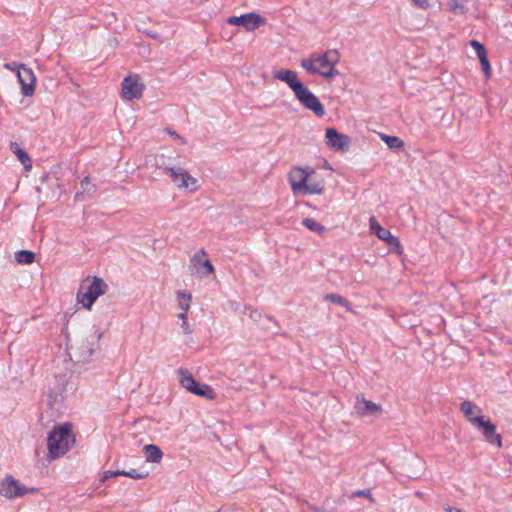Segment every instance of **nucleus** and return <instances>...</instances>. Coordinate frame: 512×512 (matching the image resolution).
<instances>
[{
  "mask_svg": "<svg viewBox=\"0 0 512 512\" xmlns=\"http://www.w3.org/2000/svg\"><path fill=\"white\" fill-rule=\"evenodd\" d=\"M460 410L472 425H475V419H480L483 416L480 415L481 409L468 400L461 403Z\"/></svg>",
  "mask_w": 512,
  "mask_h": 512,
  "instance_id": "f3484780",
  "label": "nucleus"
},
{
  "mask_svg": "<svg viewBox=\"0 0 512 512\" xmlns=\"http://www.w3.org/2000/svg\"><path fill=\"white\" fill-rule=\"evenodd\" d=\"M113 475H122V476H126V477H130L132 479H136V480H140V479H144L145 477L148 476V473L145 472H137L135 469H131L129 471H125V470H116Z\"/></svg>",
  "mask_w": 512,
  "mask_h": 512,
  "instance_id": "c85d7f7f",
  "label": "nucleus"
},
{
  "mask_svg": "<svg viewBox=\"0 0 512 512\" xmlns=\"http://www.w3.org/2000/svg\"><path fill=\"white\" fill-rule=\"evenodd\" d=\"M74 438L71 432V425L65 423L50 431L47 438L48 457L54 460L63 456L71 447Z\"/></svg>",
  "mask_w": 512,
  "mask_h": 512,
  "instance_id": "f03ea898",
  "label": "nucleus"
},
{
  "mask_svg": "<svg viewBox=\"0 0 512 512\" xmlns=\"http://www.w3.org/2000/svg\"><path fill=\"white\" fill-rule=\"evenodd\" d=\"M227 23L234 26H243L246 31L253 32L264 25L266 19L257 13L251 12L241 16H231L227 19Z\"/></svg>",
  "mask_w": 512,
  "mask_h": 512,
  "instance_id": "1a4fd4ad",
  "label": "nucleus"
},
{
  "mask_svg": "<svg viewBox=\"0 0 512 512\" xmlns=\"http://www.w3.org/2000/svg\"><path fill=\"white\" fill-rule=\"evenodd\" d=\"M18 81L21 85V91L24 96H32L35 90L36 78L32 69L25 65H20L17 73Z\"/></svg>",
  "mask_w": 512,
  "mask_h": 512,
  "instance_id": "ddd939ff",
  "label": "nucleus"
},
{
  "mask_svg": "<svg viewBox=\"0 0 512 512\" xmlns=\"http://www.w3.org/2000/svg\"><path fill=\"white\" fill-rule=\"evenodd\" d=\"M20 65L21 64H18L16 62L5 63L4 64V68L7 69V70H10V71H16V73H18V69H19Z\"/></svg>",
  "mask_w": 512,
  "mask_h": 512,
  "instance_id": "4c0bfd02",
  "label": "nucleus"
},
{
  "mask_svg": "<svg viewBox=\"0 0 512 512\" xmlns=\"http://www.w3.org/2000/svg\"><path fill=\"white\" fill-rule=\"evenodd\" d=\"M10 148L17 156L18 160L23 164L25 170L29 171L32 168V161L29 155L22 150L16 142H11Z\"/></svg>",
  "mask_w": 512,
  "mask_h": 512,
  "instance_id": "aec40b11",
  "label": "nucleus"
},
{
  "mask_svg": "<svg viewBox=\"0 0 512 512\" xmlns=\"http://www.w3.org/2000/svg\"><path fill=\"white\" fill-rule=\"evenodd\" d=\"M369 228L372 234L377 235L379 239L385 241L389 246L396 248L397 253L401 252L402 248L398 237L394 236L388 229L382 227L375 216L369 218Z\"/></svg>",
  "mask_w": 512,
  "mask_h": 512,
  "instance_id": "9b49d317",
  "label": "nucleus"
},
{
  "mask_svg": "<svg viewBox=\"0 0 512 512\" xmlns=\"http://www.w3.org/2000/svg\"><path fill=\"white\" fill-rule=\"evenodd\" d=\"M315 171L311 167L294 168L289 173V182L294 194H302L305 184L309 181V176H313Z\"/></svg>",
  "mask_w": 512,
  "mask_h": 512,
  "instance_id": "9d476101",
  "label": "nucleus"
},
{
  "mask_svg": "<svg viewBox=\"0 0 512 512\" xmlns=\"http://www.w3.org/2000/svg\"><path fill=\"white\" fill-rule=\"evenodd\" d=\"M145 89L137 74L125 77L121 83V97L125 100L140 99Z\"/></svg>",
  "mask_w": 512,
  "mask_h": 512,
  "instance_id": "6e6552de",
  "label": "nucleus"
},
{
  "mask_svg": "<svg viewBox=\"0 0 512 512\" xmlns=\"http://www.w3.org/2000/svg\"><path fill=\"white\" fill-rule=\"evenodd\" d=\"M478 59L480 61L482 70H483L486 78H489L491 76V67H490V63L487 58V54L478 57Z\"/></svg>",
  "mask_w": 512,
  "mask_h": 512,
  "instance_id": "7c9ffc66",
  "label": "nucleus"
},
{
  "mask_svg": "<svg viewBox=\"0 0 512 512\" xmlns=\"http://www.w3.org/2000/svg\"><path fill=\"white\" fill-rule=\"evenodd\" d=\"M249 317L255 321V322H258L260 321L261 317H262V314L260 311L256 310V309H250V313H249Z\"/></svg>",
  "mask_w": 512,
  "mask_h": 512,
  "instance_id": "e433bc0d",
  "label": "nucleus"
},
{
  "mask_svg": "<svg viewBox=\"0 0 512 512\" xmlns=\"http://www.w3.org/2000/svg\"><path fill=\"white\" fill-rule=\"evenodd\" d=\"M178 299V307L183 312H187L190 308V303L192 301V294L187 291H177L176 293Z\"/></svg>",
  "mask_w": 512,
  "mask_h": 512,
  "instance_id": "b1692460",
  "label": "nucleus"
},
{
  "mask_svg": "<svg viewBox=\"0 0 512 512\" xmlns=\"http://www.w3.org/2000/svg\"><path fill=\"white\" fill-rule=\"evenodd\" d=\"M323 191V182L321 180H315L312 176H309V181L306 182L302 194H322Z\"/></svg>",
  "mask_w": 512,
  "mask_h": 512,
  "instance_id": "4be33fe9",
  "label": "nucleus"
},
{
  "mask_svg": "<svg viewBox=\"0 0 512 512\" xmlns=\"http://www.w3.org/2000/svg\"><path fill=\"white\" fill-rule=\"evenodd\" d=\"M177 375L181 386L184 387L187 391L198 396L206 397L208 399L214 398L215 393L213 389L207 384L200 385L187 369H178Z\"/></svg>",
  "mask_w": 512,
  "mask_h": 512,
  "instance_id": "39448f33",
  "label": "nucleus"
},
{
  "mask_svg": "<svg viewBox=\"0 0 512 512\" xmlns=\"http://www.w3.org/2000/svg\"><path fill=\"white\" fill-rule=\"evenodd\" d=\"M107 288L108 285L99 277H94L92 281H84L77 293L78 302L84 308L90 309L97 298L106 292Z\"/></svg>",
  "mask_w": 512,
  "mask_h": 512,
  "instance_id": "7ed1b4c3",
  "label": "nucleus"
},
{
  "mask_svg": "<svg viewBox=\"0 0 512 512\" xmlns=\"http://www.w3.org/2000/svg\"><path fill=\"white\" fill-rule=\"evenodd\" d=\"M302 223L307 229L319 235L326 231V227L313 218H305Z\"/></svg>",
  "mask_w": 512,
  "mask_h": 512,
  "instance_id": "393cba45",
  "label": "nucleus"
},
{
  "mask_svg": "<svg viewBox=\"0 0 512 512\" xmlns=\"http://www.w3.org/2000/svg\"><path fill=\"white\" fill-rule=\"evenodd\" d=\"M80 186H81L82 191L81 192H77L75 194V200H77V201L84 200V195L92 196L96 192V190H97L96 185L93 184L90 181V177L89 176H86L81 181Z\"/></svg>",
  "mask_w": 512,
  "mask_h": 512,
  "instance_id": "6ab92c4d",
  "label": "nucleus"
},
{
  "mask_svg": "<svg viewBox=\"0 0 512 512\" xmlns=\"http://www.w3.org/2000/svg\"><path fill=\"white\" fill-rule=\"evenodd\" d=\"M469 0H449L448 10L455 15H464L467 12L466 4Z\"/></svg>",
  "mask_w": 512,
  "mask_h": 512,
  "instance_id": "5701e85b",
  "label": "nucleus"
},
{
  "mask_svg": "<svg viewBox=\"0 0 512 512\" xmlns=\"http://www.w3.org/2000/svg\"><path fill=\"white\" fill-rule=\"evenodd\" d=\"M381 138L391 149H401L404 146V142L399 137L383 134Z\"/></svg>",
  "mask_w": 512,
  "mask_h": 512,
  "instance_id": "cd10ccee",
  "label": "nucleus"
},
{
  "mask_svg": "<svg viewBox=\"0 0 512 512\" xmlns=\"http://www.w3.org/2000/svg\"><path fill=\"white\" fill-rule=\"evenodd\" d=\"M356 413L361 416H374L378 417L383 412L381 405H378L370 400H366L364 397H356L354 404Z\"/></svg>",
  "mask_w": 512,
  "mask_h": 512,
  "instance_id": "4468645a",
  "label": "nucleus"
},
{
  "mask_svg": "<svg viewBox=\"0 0 512 512\" xmlns=\"http://www.w3.org/2000/svg\"><path fill=\"white\" fill-rule=\"evenodd\" d=\"M356 497H365L367 498L371 503L374 502V498L370 492L369 489H364V490H357V491H354L352 494H351V498H356Z\"/></svg>",
  "mask_w": 512,
  "mask_h": 512,
  "instance_id": "72a5a7b5",
  "label": "nucleus"
},
{
  "mask_svg": "<svg viewBox=\"0 0 512 512\" xmlns=\"http://www.w3.org/2000/svg\"><path fill=\"white\" fill-rule=\"evenodd\" d=\"M444 510L446 512H463L461 509H458V508H455V507H451V506H445Z\"/></svg>",
  "mask_w": 512,
  "mask_h": 512,
  "instance_id": "58836bf2",
  "label": "nucleus"
},
{
  "mask_svg": "<svg viewBox=\"0 0 512 512\" xmlns=\"http://www.w3.org/2000/svg\"><path fill=\"white\" fill-rule=\"evenodd\" d=\"M101 338V333L91 335L86 338L80 347V354L83 359L89 358L94 351L98 348V343Z\"/></svg>",
  "mask_w": 512,
  "mask_h": 512,
  "instance_id": "a211bd4d",
  "label": "nucleus"
},
{
  "mask_svg": "<svg viewBox=\"0 0 512 512\" xmlns=\"http://www.w3.org/2000/svg\"><path fill=\"white\" fill-rule=\"evenodd\" d=\"M474 421V426L482 433L488 443L501 447L502 438L500 434L496 432V426L489 419H485V416H482L480 419H475Z\"/></svg>",
  "mask_w": 512,
  "mask_h": 512,
  "instance_id": "f8f14e48",
  "label": "nucleus"
},
{
  "mask_svg": "<svg viewBox=\"0 0 512 512\" xmlns=\"http://www.w3.org/2000/svg\"><path fill=\"white\" fill-rule=\"evenodd\" d=\"M340 60V53L336 49L327 50L325 53H312L308 58L301 60V67L308 73L320 75L324 78H333L338 74L335 68Z\"/></svg>",
  "mask_w": 512,
  "mask_h": 512,
  "instance_id": "f257e3e1",
  "label": "nucleus"
},
{
  "mask_svg": "<svg viewBox=\"0 0 512 512\" xmlns=\"http://www.w3.org/2000/svg\"><path fill=\"white\" fill-rule=\"evenodd\" d=\"M19 264H32L35 260V254L28 250H20L15 255Z\"/></svg>",
  "mask_w": 512,
  "mask_h": 512,
  "instance_id": "bb28decb",
  "label": "nucleus"
},
{
  "mask_svg": "<svg viewBox=\"0 0 512 512\" xmlns=\"http://www.w3.org/2000/svg\"><path fill=\"white\" fill-rule=\"evenodd\" d=\"M206 256H207L206 251L204 249H200L191 258V263L194 266L201 265L203 263V258L206 257Z\"/></svg>",
  "mask_w": 512,
  "mask_h": 512,
  "instance_id": "2f4dec72",
  "label": "nucleus"
},
{
  "mask_svg": "<svg viewBox=\"0 0 512 512\" xmlns=\"http://www.w3.org/2000/svg\"><path fill=\"white\" fill-rule=\"evenodd\" d=\"M201 277L207 276L209 274H212L214 272V267L210 260L204 259L203 263L201 264V267L197 271Z\"/></svg>",
  "mask_w": 512,
  "mask_h": 512,
  "instance_id": "c756f323",
  "label": "nucleus"
},
{
  "mask_svg": "<svg viewBox=\"0 0 512 512\" xmlns=\"http://www.w3.org/2000/svg\"><path fill=\"white\" fill-rule=\"evenodd\" d=\"M143 450L145 452L147 462L159 463L163 457L161 449L154 444L145 445Z\"/></svg>",
  "mask_w": 512,
  "mask_h": 512,
  "instance_id": "412c9836",
  "label": "nucleus"
},
{
  "mask_svg": "<svg viewBox=\"0 0 512 512\" xmlns=\"http://www.w3.org/2000/svg\"><path fill=\"white\" fill-rule=\"evenodd\" d=\"M470 46L474 49L475 53L477 54V57L487 54L484 45L478 42L477 40H472L470 42Z\"/></svg>",
  "mask_w": 512,
  "mask_h": 512,
  "instance_id": "473e14b6",
  "label": "nucleus"
},
{
  "mask_svg": "<svg viewBox=\"0 0 512 512\" xmlns=\"http://www.w3.org/2000/svg\"><path fill=\"white\" fill-rule=\"evenodd\" d=\"M266 318L269 320V321H273L275 323H277V321L275 320V318L273 316H270V315H267Z\"/></svg>",
  "mask_w": 512,
  "mask_h": 512,
  "instance_id": "37998d69",
  "label": "nucleus"
},
{
  "mask_svg": "<svg viewBox=\"0 0 512 512\" xmlns=\"http://www.w3.org/2000/svg\"><path fill=\"white\" fill-rule=\"evenodd\" d=\"M326 144L336 150H345L349 145V137L339 133L335 128L326 129Z\"/></svg>",
  "mask_w": 512,
  "mask_h": 512,
  "instance_id": "2eb2a0df",
  "label": "nucleus"
},
{
  "mask_svg": "<svg viewBox=\"0 0 512 512\" xmlns=\"http://www.w3.org/2000/svg\"><path fill=\"white\" fill-rule=\"evenodd\" d=\"M413 4L421 9H428L430 7L429 0H412Z\"/></svg>",
  "mask_w": 512,
  "mask_h": 512,
  "instance_id": "c9c22d12",
  "label": "nucleus"
},
{
  "mask_svg": "<svg viewBox=\"0 0 512 512\" xmlns=\"http://www.w3.org/2000/svg\"><path fill=\"white\" fill-rule=\"evenodd\" d=\"M167 131H168V133H169L171 136H173V137H175V138H180V136H179L175 131H171V130H169V129H168Z\"/></svg>",
  "mask_w": 512,
  "mask_h": 512,
  "instance_id": "a19ab883",
  "label": "nucleus"
},
{
  "mask_svg": "<svg viewBox=\"0 0 512 512\" xmlns=\"http://www.w3.org/2000/svg\"><path fill=\"white\" fill-rule=\"evenodd\" d=\"M178 317L182 320V324H181V327L184 331L185 334H190L191 333V329H190V326H189V323L187 321V315L185 312H182L178 315Z\"/></svg>",
  "mask_w": 512,
  "mask_h": 512,
  "instance_id": "f704fd0d",
  "label": "nucleus"
},
{
  "mask_svg": "<svg viewBox=\"0 0 512 512\" xmlns=\"http://www.w3.org/2000/svg\"><path fill=\"white\" fill-rule=\"evenodd\" d=\"M274 79L285 82L292 91H294L302 81L298 78L295 71L290 69H280L274 73Z\"/></svg>",
  "mask_w": 512,
  "mask_h": 512,
  "instance_id": "dca6fc26",
  "label": "nucleus"
},
{
  "mask_svg": "<svg viewBox=\"0 0 512 512\" xmlns=\"http://www.w3.org/2000/svg\"><path fill=\"white\" fill-rule=\"evenodd\" d=\"M114 472L115 471H108V472H106L104 478L107 479L109 477H114L115 476V475H113Z\"/></svg>",
  "mask_w": 512,
  "mask_h": 512,
  "instance_id": "ea45409f",
  "label": "nucleus"
},
{
  "mask_svg": "<svg viewBox=\"0 0 512 512\" xmlns=\"http://www.w3.org/2000/svg\"><path fill=\"white\" fill-rule=\"evenodd\" d=\"M148 35H149L150 37L154 38V39H157V40L159 39V35H158V34H156V33L149 32V33H148Z\"/></svg>",
  "mask_w": 512,
  "mask_h": 512,
  "instance_id": "79ce46f5",
  "label": "nucleus"
},
{
  "mask_svg": "<svg viewBox=\"0 0 512 512\" xmlns=\"http://www.w3.org/2000/svg\"><path fill=\"white\" fill-rule=\"evenodd\" d=\"M324 298L327 301L344 307L347 311H351V305L349 301L339 294H326Z\"/></svg>",
  "mask_w": 512,
  "mask_h": 512,
  "instance_id": "a878e982",
  "label": "nucleus"
},
{
  "mask_svg": "<svg viewBox=\"0 0 512 512\" xmlns=\"http://www.w3.org/2000/svg\"><path fill=\"white\" fill-rule=\"evenodd\" d=\"M38 488L27 487L12 475H6L0 481V496L7 500H14L27 494H36Z\"/></svg>",
  "mask_w": 512,
  "mask_h": 512,
  "instance_id": "20e7f679",
  "label": "nucleus"
},
{
  "mask_svg": "<svg viewBox=\"0 0 512 512\" xmlns=\"http://www.w3.org/2000/svg\"><path fill=\"white\" fill-rule=\"evenodd\" d=\"M164 172L168 174L179 189H190V191L197 190V179L191 176L182 167H165Z\"/></svg>",
  "mask_w": 512,
  "mask_h": 512,
  "instance_id": "0eeeda50",
  "label": "nucleus"
},
{
  "mask_svg": "<svg viewBox=\"0 0 512 512\" xmlns=\"http://www.w3.org/2000/svg\"><path fill=\"white\" fill-rule=\"evenodd\" d=\"M296 99L308 110H311L316 116L322 117L325 114L323 104L312 93L303 82L293 91Z\"/></svg>",
  "mask_w": 512,
  "mask_h": 512,
  "instance_id": "423d86ee",
  "label": "nucleus"
}]
</instances>
